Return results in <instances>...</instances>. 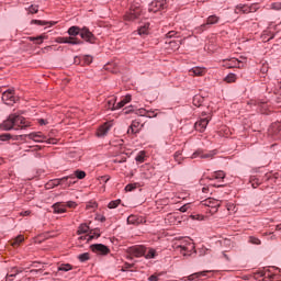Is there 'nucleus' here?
<instances>
[{"instance_id":"2f4dec72","label":"nucleus","mask_w":281,"mask_h":281,"mask_svg":"<svg viewBox=\"0 0 281 281\" xmlns=\"http://www.w3.org/2000/svg\"><path fill=\"white\" fill-rule=\"evenodd\" d=\"M46 36L45 35H40L37 37H27L29 41L32 43H35L36 45H42L43 41H45Z\"/></svg>"},{"instance_id":"a878e982","label":"nucleus","mask_w":281,"mask_h":281,"mask_svg":"<svg viewBox=\"0 0 281 281\" xmlns=\"http://www.w3.org/2000/svg\"><path fill=\"white\" fill-rule=\"evenodd\" d=\"M207 271H201V272H195L191 276L188 277V280L193 281V280H200V278H205L207 276Z\"/></svg>"},{"instance_id":"4be33fe9","label":"nucleus","mask_w":281,"mask_h":281,"mask_svg":"<svg viewBox=\"0 0 281 281\" xmlns=\"http://www.w3.org/2000/svg\"><path fill=\"white\" fill-rule=\"evenodd\" d=\"M67 205L57 202L53 205V210H54V214H65V212H67Z\"/></svg>"},{"instance_id":"58836bf2","label":"nucleus","mask_w":281,"mask_h":281,"mask_svg":"<svg viewBox=\"0 0 281 281\" xmlns=\"http://www.w3.org/2000/svg\"><path fill=\"white\" fill-rule=\"evenodd\" d=\"M122 203V200H114L108 204L109 210H115Z\"/></svg>"},{"instance_id":"a19ab883","label":"nucleus","mask_w":281,"mask_h":281,"mask_svg":"<svg viewBox=\"0 0 281 281\" xmlns=\"http://www.w3.org/2000/svg\"><path fill=\"white\" fill-rule=\"evenodd\" d=\"M32 23H35L36 25H56V22H47L41 20H33Z\"/></svg>"},{"instance_id":"b1692460","label":"nucleus","mask_w":281,"mask_h":281,"mask_svg":"<svg viewBox=\"0 0 281 281\" xmlns=\"http://www.w3.org/2000/svg\"><path fill=\"white\" fill-rule=\"evenodd\" d=\"M190 76H205V68L193 67L189 70Z\"/></svg>"},{"instance_id":"f704fd0d","label":"nucleus","mask_w":281,"mask_h":281,"mask_svg":"<svg viewBox=\"0 0 281 281\" xmlns=\"http://www.w3.org/2000/svg\"><path fill=\"white\" fill-rule=\"evenodd\" d=\"M250 183H251L252 188H258V186H260L262 183V180H260V178L251 177Z\"/></svg>"},{"instance_id":"a18cd8bd","label":"nucleus","mask_w":281,"mask_h":281,"mask_svg":"<svg viewBox=\"0 0 281 281\" xmlns=\"http://www.w3.org/2000/svg\"><path fill=\"white\" fill-rule=\"evenodd\" d=\"M78 259L80 260V262H87V260H89V252H83L79 255Z\"/></svg>"},{"instance_id":"c85d7f7f","label":"nucleus","mask_w":281,"mask_h":281,"mask_svg":"<svg viewBox=\"0 0 281 281\" xmlns=\"http://www.w3.org/2000/svg\"><path fill=\"white\" fill-rule=\"evenodd\" d=\"M132 98L130 94L123 97V100H121L117 104H116V109H122L123 106H126V104H128V102H131Z\"/></svg>"},{"instance_id":"dca6fc26","label":"nucleus","mask_w":281,"mask_h":281,"mask_svg":"<svg viewBox=\"0 0 281 281\" xmlns=\"http://www.w3.org/2000/svg\"><path fill=\"white\" fill-rule=\"evenodd\" d=\"M26 137L29 139H33V142H36L37 144H41V143L45 142V139H47V137L45 135H43V133H41V132L31 133V134L26 135Z\"/></svg>"},{"instance_id":"e433bc0d","label":"nucleus","mask_w":281,"mask_h":281,"mask_svg":"<svg viewBox=\"0 0 281 281\" xmlns=\"http://www.w3.org/2000/svg\"><path fill=\"white\" fill-rule=\"evenodd\" d=\"M145 158H146V153L139 151L138 155L136 156L135 160L138 161V164H144Z\"/></svg>"},{"instance_id":"603ef678","label":"nucleus","mask_w":281,"mask_h":281,"mask_svg":"<svg viewBox=\"0 0 281 281\" xmlns=\"http://www.w3.org/2000/svg\"><path fill=\"white\" fill-rule=\"evenodd\" d=\"M29 12H30L31 14H36V12H38V7L31 5V7L29 8Z\"/></svg>"},{"instance_id":"09e8293b","label":"nucleus","mask_w":281,"mask_h":281,"mask_svg":"<svg viewBox=\"0 0 281 281\" xmlns=\"http://www.w3.org/2000/svg\"><path fill=\"white\" fill-rule=\"evenodd\" d=\"M78 180H74V179H68L67 181H65L63 183V186H66V188H71V186H74L75 183H77Z\"/></svg>"},{"instance_id":"9d476101","label":"nucleus","mask_w":281,"mask_h":281,"mask_svg":"<svg viewBox=\"0 0 281 281\" xmlns=\"http://www.w3.org/2000/svg\"><path fill=\"white\" fill-rule=\"evenodd\" d=\"M55 41L59 44L82 45V41L77 37H57Z\"/></svg>"},{"instance_id":"680f3d73","label":"nucleus","mask_w":281,"mask_h":281,"mask_svg":"<svg viewBox=\"0 0 281 281\" xmlns=\"http://www.w3.org/2000/svg\"><path fill=\"white\" fill-rule=\"evenodd\" d=\"M188 207H189V205L184 204L183 206L180 207V211L181 212H188Z\"/></svg>"},{"instance_id":"4468645a","label":"nucleus","mask_w":281,"mask_h":281,"mask_svg":"<svg viewBox=\"0 0 281 281\" xmlns=\"http://www.w3.org/2000/svg\"><path fill=\"white\" fill-rule=\"evenodd\" d=\"M196 157H200V159H212L214 151L204 153L203 150H196L192 154L191 159H196Z\"/></svg>"},{"instance_id":"3c124183","label":"nucleus","mask_w":281,"mask_h":281,"mask_svg":"<svg viewBox=\"0 0 281 281\" xmlns=\"http://www.w3.org/2000/svg\"><path fill=\"white\" fill-rule=\"evenodd\" d=\"M249 243H251L252 245H260V239H258L257 237H250Z\"/></svg>"},{"instance_id":"20e7f679","label":"nucleus","mask_w":281,"mask_h":281,"mask_svg":"<svg viewBox=\"0 0 281 281\" xmlns=\"http://www.w3.org/2000/svg\"><path fill=\"white\" fill-rule=\"evenodd\" d=\"M2 102H4L8 106H12L19 102V97L14 95L13 89H9L2 93Z\"/></svg>"},{"instance_id":"13d9d810","label":"nucleus","mask_w":281,"mask_h":281,"mask_svg":"<svg viewBox=\"0 0 281 281\" xmlns=\"http://www.w3.org/2000/svg\"><path fill=\"white\" fill-rule=\"evenodd\" d=\"M146 116L147 117H157V113H155V111H147Z\"/></svg>"},{"instance_id":"052dcab7","label":"nucleus","mask_w":281,"mask_h":281,"mask_svg":"<svg viewBox=\"0 0 281 281\" xmlns=\"http://www.w3.org/2000/svg\"><path fill=\"white\" fill-rule=\"evenodd\" d=\"M175 34H177V32L175 31H170L167 33V38H172V36H175Z\"/></svg>"},{"instance_id":"c756f323","label":"nucleus","mask_w":281,"mask_h":281,"mask_svg":"<svg viewBox=\"0 0 281 281\" xmlns=\"http://www.w3.org/2000/svg\"><path fill=\"white\" fill-rule=\"evenodd\" d=\"M23 240H25V237L23 235H19L16 238H14L11 241L12 247H20L21 243H23Z\"/></svg>"},{"instance_id":"c9c22d12","label":"nucleus","mask_w":281,"mask_h":281,"mask_svg":"<svg viewBox=\"0 0 281 281\" xmlns=\"http://www.w3.org/2000/svg\"><path fill=\"white\" fill-rule=\"evenodd\" d=\"M193 104H194V106H201V104H203V97L194 95L193 97Z\"/></svg>"},{"instance_id":"8fccbe9b","label":"nucleus","mask_w":281,"mask_h":281,"mask_svg":"<svg viewBox=\"0 0 281 281\" xmlns=\"http://www.w3.org/2000/svg\"><path fill=\"white\" fill-rule=\"evenodd\" d=\"M164 273H155V274H151L148 280L149 281H159V276H162Z\"/></svg>"},{"instance_id":"864d4df0","label":"nucleus","mask_w":281,"mask_h":281,"mask_svg":"<svg viewBox=\"0 0 281 281\" xmlns=\"http://www.w3.org/2000/svg\"><path fill=\"white\" fill-rule=\"evenodd\" d=\"M272 10H281V2H274L271 4Z\"/></svg>"},{"instance_id":"393cba45","label":"nucleus","mask_w":281,"mask_h":281,"mask_svg":"<svg viewBox=\"0 0 281 281\" xmlns=\"http://www.w3.org/2000/svg\"><path fill=\"white\" fill-rule=\"evenodd\" d=\"M143 256L146 260H151L153 258H157V250L155 248H146V252Z\"/></svg>"},{"instance_id":"f03ea898","label":"nucleus","mask_w":281,"mask_h":281,"mask_svg":"<svg viewBox=\"0 0 281 281\" xmlns=\"http://www.w3.org/2000/svg\"><path fill=\"white\" fill-rule=\"evenodd\" d=\"M218 21H221V18H218L216 15H210L206 19V23L195 27V33L196 34H203V32H205V30L210 29V25H216V23H218Z\"/></svg>"},{"instance_id":"ddd939ff","label":"nucleus","mask_w":281,"mask_h":281,"mask_svg":"<svg viewBox=\"0 0 281 281\" xmlns=\"http://www.w3.org/2000/svg\"><path fill=\"white\" fill-rule=\"evenodd\" d=\"M68 179H74V176H66L64 178H57V179L50 180L47 183V187L48 188H56L58 186H63L65 183V181H67Z\"/></svg>"},{"instance_id":"1a4fd4ad","label":"nucleus","mask_w":281,"mask_h":281,"mask_svg":"<svg viewBox=\"0 0 281 281\" xmlns=\"http://www.w3.org/2000/svg\"><path fill=\"white\" fill-rule=\"evenodd\" d=\"M202 205H205L206 207H211L213 212H217L218 207H221V201L214 198H209L202 202Z\"/></svg>"},{"instance_id":"39448f33","label":"nucleus","mask_w":281,"mask_h":281,"mask_svg":"<svg viewBox=\"0 0 281 281\" xmlns=\"http://www.w3.org/2000/svg\"><path fill=\"white\" fill-rule=\"evenodd\" d=\"M168 4L166 0H155L148 5V12H153L154 14L157 12H161V10H166Z\"/></svg>"},{"instance_id":"ea45409f","label":"nucleus","mask_w":281,"mask_h":281,"mask_svg":"<svg viewBox=\"0 0 281 281\" xmlns=\"http://www.w3.org/2000/svg\"><path fill=\"white\" fill-rule=\"evenodd\" d=\"M81 60H82L83 65H91L93 63V57H91L89 55H85L81 57Z\"/></svg>"},{"instance_id":"774afa93","label":"nucleus","mask_w":281,"mask_h":281,"mask_svg":"<svg viewBox=\"0 0 281 281\" xmlns=\"http://www.w3.org/2000/svg\"><path fill=\"white\" fill-rule=\"evenodd\" d=\"M80 60H82V58H80V57L75 58V63H80Z\"/></svg>"},{"instance_id":"f8f14e48","label":"nucleus","mask_w":281,"mask_h":281,"mask_svg":"<svg viewBox=\"0 0 281 281\" xmlns=\"http://www.w3.org/2000/svg\"><path fill=\"white\" fill-rule=\"evenodd\" d=\"M131 256H134L135 258H142L146 254V247L145 246H134L130 248Z\"/></svg>"},{"instance_id":"aec40b11","label":"nucleus","mask_w":281,"mask_h":281,"mask_svg":"<svg viewBox=\"0 0 281 281\" xmlns=\"http://www.w3.org/2000/svg\"><path fill=\"white\" fill-rule=\"evenodd\" d=\"M109 131H111V123H105L98 128L97 135L98 137H105Z\"/></svg>"},{"instance_id":"423d86ee","label":"nucleus","mask_w":281,"mask_h":281,"mask_svg":"<svg viewBox=\"0 0 281 281\" xmlns=\"http://www.w3.org/2000/svg\"><path fill=\"white\" fill-rule=\"evenodd\" d=\"M90 249L93 254H98L99 256H106L111 254V249L103 244H93L90 246Z\"/></svg>"},{"instance_id":"bf43d9fd","label":"nucleus","mask_w":281,"mask_h":281,"mask_svg":"<svg viewBox=\"0 0 281 281\" xmlns=\"http://www.w3.org/2000/svg\"><path fill=\"white\" fill-rule=\"evenodd\" d=\"M46 144H56V138H48V139H45Z\"/></svg>"},{"instance_id":"49530a36","label":"nucleus","mask_w":281,"mask_h":281,"mask_svg":"<svg viewBox=\"0 0 281 281\" xmlns=\"http://www.w3.org/2000/svg\"><path fill=\"white\" fill-rule=\"evenodd\" d=\"M93 238H95V236H93L91 234H88V235H85V236H80L79 240H87V243H89L90 240H93Z\"/></svg>"},{"instance_id":"4c0bfd02","label":"nucleus","mask_w":281,"mask_h":281,"mask_svg":"<svg viewBox=\"0 0 281 281\" xmlns=\"http://www.w3.org/2000/svg\"><path fill=\"white\" fill-rule=\"evenodd\" d=\"M87 232H89V226H87V224H81L77 231V234H87Z\"/></svg>"},{"instance_id":"6e6d98bb","label":"nucleus","mask_w":281,"mask_h":281,"mask_svg":"<svg viewBox=\"0 0 281 281\" xmlns=\"http://www.w3.org/2000/svg\"><path fill=\"white\" fill-rule=\"evenodd\" d=\"M0 139H1V142H8V139H10V134L0 135Z\"/></svg>"},{"instance_id":"69168bd1","label":"nucleus","mask_w":281,"mask_h":281,"mask_svg":"<svg viewBox=\"0 0 281 281\" xmlns=\"http://www.w3.org/2000/svg\"><path fill=\"white\" fill-rule=\"evenodd\" d=\"M192 218H198V221H203V216L201 215H193Z\"/></svg>"},{"instance_id":"f3484780","label":"nucleus","mask_w":281,"mask_h":281,"mask_svg":"<svg viewBox=\"0 0 281 281\" xmlns=\"http://www.w3.org/2000/svg\"><path fill=\"white\" fill-rule=\"evenodd\" d=\"M224 67H227L228 69H234V67H237L238 69H240L243 67V64L240 60L232 58L228 60H224Z\"/></svg>"},{"instance_id":"a211bd4d","label":"nucleus","mask_w":281,"mask_h":281,"mask_svg":"<svg viewBox=\"0 0 281 281\" xmlns=\"http://www.w3.org/2000/svg\"><path fill=\"white\" fill-rule=\"evenodd\" d=\"M142 123L137 120L133 121L130 128L127 130L128 134L135 135L137 133H139V131H142Z\"/></svg>"},{"instance_id":"338daca9","label":"nucleus","mask_w":281,"mask_h":281,"mask_svg":"<svg viewBox=\"0 0 281 281\" xmlns=\"http://www.w3.org/2000/svg\"><path fill=\"white\" fill-rule=\"evenodd\" d=\"M276 231H277V232H281V224H278V225L276 226Z\"/></svg>"},{"instance_id":"f257e3e1","label":"nucleus","mask_w":281,"mask_h":281,"mask_svg":"<svg viewBox=\"0 0 281 281\" xmlns=\"http://www.w3.org/2000/svg\"><path fill=\"white\" fill-rule=\"evenodd\" d=\"M195 246L192 243V239H182L179 244L176 245V251L182 254V256H188V254H192L194 251Z\"/></svg>"},{"instance_id":"37998d69","label":"nucleus","mask_w":281,"mask_h":281,"mask_svg":"<svg viewBox=\"0 0 281 281\" xmlns=\"http://www.w3.org/2000/svg\"><path fill=\"white\" fill-rule=\"evenodd\" d=\"M266 276H267V272H265L263 270H259L255 272L254 278L255 280H260V278H265Z\"/></svg>"},{"instance_id":"473e14b6","label":"nucleus","mask_w":281,"mask_h":281,"mask_svg":"<svg viewBox=\"0 0 281 281\" xmlns=\"http://www.w3.org/2000/svg\"><path fill=\"white\" fill-rule=\"evenodd\" d=\"M71 269H74V266L69 265V263H60L58 266V271H71Z\"/></svg>"},{"instance_id":"de8ad7c7","label":"nucleus","mask_w":281,"mask_h":281,"mask_svg":"<svg viewBox=\"0 0 281 281\" xmlns=\"http://www.w3.org/2000/svg\"><path fill=\"white\" fill-rule=\"evenodd\" d=\"M137 189V183H130L125 187L126 192H133V190Z\"/></svg>"},{"instance_id":"e2e57ef3","label":"nucleus","mask_w":281,"mask_h":281,"mask_svg":"<svg viewBox=\"0 0 281 281\" xmlns=\"http://www.w3.org/2000/svg\"><path fill=\"white\" fill-rule=\"evenodd\" d=\"M207 251H210L207 248H202L201 256H205V254H207Z\"/></svg>"},{"instance_id":"6e6552de","label":"nucleus","mask_w":281,"mask_h":281,"mask_svg":"<svg viewBox=\"0 0 281 281\" xmlns=\"http://www.w3.org/2000/svg\"><path fill=\"white\" fill-rule=\"evenodd\" d=\"M12 115L14 116L13 124L15 130L27 128V123L25 122V117L16 113H13Z\"/></svg>"},{"instance_id":"0e129e2a","label":"nucleus","mask_w":281,"mask_h":281,"mask_svg":"<svg viewBox=\"0 0 281 281\" xmlns=\"http://www.w3.org/2000/svg\"><path fill=\"white\" fill-rule=\"evenodd\" d=\"M31 212L30 211H24L21 213L22 216H30Z\"/></svg>"},{"instance_id":"7ed1b4c3","label":"nucleus","mask_w":281,"mask_h":281,"mask_svg":"<svg viewBox=\"0 0 281 281\" xmlns=\"http://www.w3.org/2000/svg\"><path fill=\"white\" fill-rule=\"evenodd\" d=\"M139 16H142V7H139V4H133L124 19L125 21H135V19H139Z\"/></svg>"},{"instance_id":"bb28decb","label":"nucleus","mask_w":281,"mask_h":281,"mask_svg":"<svg viewBox=\"0 0 281 281\" xmlns=\"http://www.w3.org/2000/svg\"><path fill=\"white\" fill-rule=\"evenodd\" d=\"M115 102H117V99L112 97L110 100H108L106 109H110V111H117V105H115Z\"/></svg>"},{"instance_id":"2eb2a0df","label":"nucleus","mask_w":281,"mask_h":281,"mask_svg":"<svg viewBox=\"0 0 281 281\" xmlns=\"http://www.w3.org/2000/svg\"><path fill=\"white\" fill-rule=\"evenodd\" d=\"M207 124H210V119H207V117L201 119L200 121L195 122V124H194L195 131L203 133V131H205V128H207Z\"/></svg>"},{"instance_id":"4d7b16f0","label":"nucleus","mask_w":281,"mask_h":281,"mask_svg":"<svg viewBox=\"0 0 281 281\" xmlns=\"http://www.w3.org/2000/svg\"><path fill=\"white\" fill-rule=\"evenodd\" d=\"M78 204H76V202H74V201H68L67 203H66V206L67 207H70V209H74V207H76Z\"/></svg>"},{"instance_id":"9b49d317","label":"nucleus","mask_w":281,"mask_h":281,"mask_svg":"<svg viewBox=\"0 0 281 281\" xmlns=\"http://www.w3.org/2000/svg\"><path fill=\"white\" fill-rule=\"evenodd\" d=\"M249 14L250 12H256V5L238 4L235 8V14Z\"/></svg>"},{"instance_id":"412c9836","label":"nucleus","mask_w":281,"mask_h":281,"mask_svg":"<svg viewBox=\"0 0 281 281\" xmlns=\"http://www.w3.org/2000/svg\"><path fill=\"white\" fill-rule=\"evenodd\" d=\"M19 273H23V270H19V268L13 267L8 271L5 280L12 281L14 278H16V276H19Z\"/></svg>"},{"instance_id":"c03bdc74","label":"nucleus","mask_w":281,"mask_h":281,"mask_svg":"<svg viewBox=\"0 0 281 281\" xmlns=\"http://www.w3.org/2000/svg\"><path fill=\"white\" fill-rule=\"evenodd\" d=\"M136 223H137V216H135V215H130V216L127 217V224H128V225H136Z\"/></svg>"},{"instance_id":"6ab92c4d","label":"nucleus","mask_w":281,"mask_h":281,"mask_svg":"<svg viewBox=\"0 0 281 281\" xmlns=\"http://www.w3.org/2000/svg\"><path fill=\"white\" fill-rule=\"evenodd\" d=\"M1 128L3 131H12V128H14V116H13V114L9 115L8 120H5L1 124Z\"/></svg>"},{"instance_id":"72a5a7b5","label":"nucleus","mask_w":281,"mask_h":281,"mask_svg":"<svg viewBox=\"0 0 281 281\" xmlns=\"http://www.w3.org/2000/svg\"><path fill=\"white\" fill-rule=\"evenodd\" d=\"M212 179H225V171L218 170L212 173Z\"/></svg>"},{"instance_id":"0eeeda50","label":"nucleus","mask_w":281,"mask_h":281,"mask_svg":"<svg viewBox=\"0 0 281 281\" xmlns=\"http://www.w3.org/2000/svg\"><path fill=\"white\" fill-rule=\"evenodd\" d=\"M80 36L87 43H91V44L95 43V35H93V33L87 26H83L81 29Z\"/></svg>"},{"instance_id":"5fc2aeb1","label":"nucleus","mask_w":281,"mask_h":281,"mask_svg":"<svg viewBox=\"0 0 281 281\" xmlns=\"http://www.w3.org/2000/svg\"><path fill=\"white\" fill-rule=\"evenodd\" d=\"M91 236H94V238H100V231L99 229H94L90 232Z\"/></svg>"},{"instance_id":"cd10ccee","label":"nucleus","mask_w":281,"mask_h":281,"mask_svg":"<svg viewBox=\"0 0 281 281\" xmlns=\"http://www.w3.org/2000/svg\"><path fill=\"white\" fill-rule=\"evenodd\" d=\"M69 177H74V178H69V179H74L76 181L77 179H85V177H87V173L82 170H76Z\"/></svg>"},{"instance_id":"5701e85b","label":"nucleus","mask_w":281,"mask_h":281,"mask_svg":"<svg viewBox=\"0 0 281 281\" xmlns=\"http://www.w3.org/2000/svg\"><path fill=\"white\" fill-rule=\"evenodd\" d=\"M82 32V29L80 26H71L68 29L69 38H76L78 34L80 35Z\"/></svg>"},{"instance_id":"79ce46f5","label":"nucleus","mask_w":281,"mask_h":281,"mask_svg":"<svg viewBox=\"0 0 281 281\" xmlns=\"http://www.w3.org/2000/svg\"><path fill=\"white\" fill-rule=\"evenodd\" d=\"M225 82H228V83L236 82V74H228L225 77Z\"/></svg>"},{"instance_id":"7c9ffc66","label":"nucleus","mask_w":281,"mask_h":281,"mask_svg":"<svg viewBox=\"0 0 281 281\" xmlns=\"http://www.w3.org/2000/svg\"><path fill=\"white\" fill-rule=\"evenodd\" d=\"M148 27H150L149 23H146L142 26L138 27V34L139 36H146V34H148Z\"/></svg>"}]
</instances>
